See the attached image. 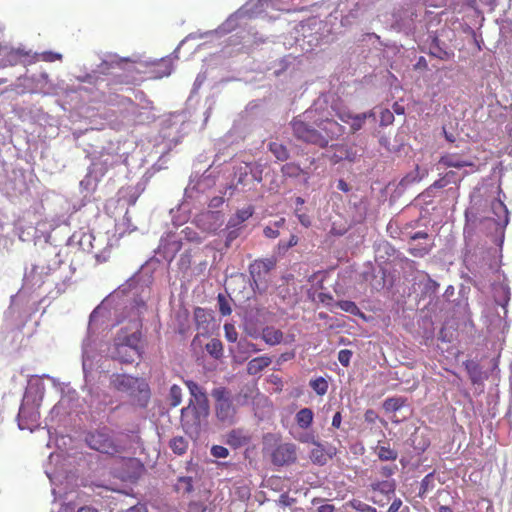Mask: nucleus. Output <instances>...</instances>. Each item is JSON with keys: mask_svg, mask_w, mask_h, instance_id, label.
Here are the masks:
<instances>
[{"mask_svg": "<svg viewBox=\"0 0 512 512\" xmlns=\"http://www.w3.org/2000/svg\"><path fill=\"white\" fill-rule=\"evenodd\" d=\"M140 341V331L128 332L126 328L120 329L114 339L112 358L126 364L134 362L141 356Z\"/></svg>", "mask_w": 512, "mask_h": 512, "instance_id": "f257e3e1", "label": "nucleus"}, {"mask_svg": "<svg viewBox=\"0 0 512 512\" xmlns=\"http://www.w3.org/2000/svg\"><path fill=\"white\" fill-rule=\"evenodd\" d=\"M85 442L91 449L111 456L124 450L123 446L113 437L112 431L107 427L88 432L85 436Z\"/></svg>", "mask_w": 512, "mask_h": 512, "instance_id": "f03ea898", "label": "nucleus"}, {"mask_svg": "<svg viewBox=\"0 0 512 512\" xmlns=\"http://www.w3.org/2000/svg\"><path fill=\"white\" fill-rule=\"evenodd\" d=\"M208 415L209 404L194 403L193 400H189L188 405L181 410V425L186 433L198 434Z\"/></svg>", "mask_w": 512, "mask_h": 512, "instance_id": "7ed1b4c3", "label": "nucleus"}, {"mask_svg": "<svg viewBox=\"0 0 512 512\" xmlns=\"http://www.w3.org/2000/svg\"><path fill=\"white\" fill-rule=\"evenodd\" d=\"M212 397L215 400V412L219 421L226 424H233L236 417V407L233 404V396L225 387H218L212 390Z\"/></svg>", "mask_w": 512, "mask_h": 512, "instance_id": "20e7f679", "label": "nucleus"}, {"mask_svg": "<svg viewBox=\"0 0 512 512\" xmlns=\"http://www.w3.org/2000/svg\"><path fill=\"white\" fill-rule=\"evenodd\" d=\"M293 135L300 141L307 144L316 145L320 148L327 147V137H322V132L314 128L311 124L295 118L291 122Z\"/></svg>", "mask_w": 512, "mask_h": 512, "instance_id": "39448f33", "label": "nucleus"}, {"mask_svg": "<svg viewBox=\"0 0 512 512\" xmlns=\"http://www.w3.org/2000/svg\"><path fill=\"white\" fill-rule=\"evenodd\" d=\"M276 266L274 258L257 259L249 265V273L258 289L267 287V276Z\"/></svg>", "mask_w": 512, "mask_h": 512, "instance_id": "423d86ee", "label": "nucleus"}, {"mask_svg": "<svg viewBox=\"0 0 512 512\" xmlns=\"http://www.w3.org/2000/svg\"><path fill=\"white\" fill-rule=\"evenodd\" d=\"M114 389L134 395L138 392H148V385L144 380L126 374H114L111 379Z\"/></svg>", "mask_w": 512, "mask_h": 512, "instance_id": "0eeeda50", "label": "nucleus"}, {"mask_svg": "<svg viewBox=\"0 0 512 512\" xmlns=\"http://www.w3.org/2000/svg\"><path fill=\"white\" fill-rule=\"evenodd\" d=\"M336 116L343 123L350 126L351 133H356L361 130L368 118H374L375 114L373 111H368L359 114H353L349 110H339L336 112Z\"/></svg>", "mask_w": 512, "mask_h": 512, "instance_id": "6e6552de", "label": "nucleus"}, {"mask_svg": "<svg viewBox=\"0 0 512 512\" xmlns=\"http://www.w3.org/2000/svg\"><path fill=\"white\" fill-rule=\"evenodd\" d=\"M296 458V447L291 443L280 444L271 453V461L277 466L291 464L295 462Z\"/></svg>", "mask_w": 512, "mask_h": 512, "instance_id": "1a4fd4ad", "label": "nucleus"}, {"mask_svg": "<svg viewBox=\"0 0 512 512\" xmlns=\"http://www.w3.org/2000/svg\"><path fill=\"white\" fill-rule=\"evenodd\" d=\"M40 414L34 409L21 406L18 413V425L21 430L33 431L39 425Z\"/></svg>", "mask_w": 512, "mask_h": 512, "instance_id": "9d476101", "label": "nucleus"}, {"mask_svg": "<svg viewBox=\"0 0 512 512\" xmlns=\"http://www.w3.org/2000/svg\"><path fill=\"white\" fill-rule=\"evenodd\" d=\"M322 137H327V145L331 140L338 139L345 134V127L333 119L321 120L318 124Z\"/></svg>", "mask_w": 512, "mask_h": 512, "instance_id": "9b49d317", "label": "nucleus"}, {"mask_svg": "<svg viewBox=\"0 0 512 512\" xmlns=\"http://www.w3.org/2000/svg\"><path fill=\"white\" fill-rule=\"evenodd\" d=\"M491 209L495 217L493 218L497 226L505 227L509 222V212L506 205L498 199L491 202Z\"/></svg>", "mask_w": 512, "mask_h": 512, "instance_id": "f8f14e48", "label": "nucleus"}, {"mask_svg": "<svg viewBox=\"0 0 512 512\" xmlns=\"http://www.w3.org/2000/svg\"><path fill=\"white\" fill-rule=\"evenodd\" d=\"M439 163L446 167L453 168H463L474 165L470 160L464 159L461 156L453 153L443 155L440 158Z\"/></svg>", "mask_w": 512, "mask_h": 512, "instance_id": "ddd939ff", "label": "nucleus"}, {"mask_svg": "<svg viewBox=\"0 0 512 512\" xmlns=\"http://www.w3.org/2000/svg\"><path fill=\"white\" fill-rule=\"evenodd\" d=\"M253 213L254 207L252 205L237 210L236 213L230 217L227 223V229L238 227L240 224L252 217Z\"/></svg>", "mask_w": 512, "mask_h": 512, "instance_id": "4468645a", "label": "nucleus"}, {"mask_svg": "<svg viewBox=\"0 0 512 512\" xmlns=\"http://www.w3.org/2000/svg\"><path fill=\"white\" fill-rule=\"evenodd\" d=\"M281 173L287 178H298L304 176V182L307 183L310 175L294 162L286 163L281 167Z\"/></svg>", "mask_w": 512, "mask_h": 512, "instance_id": "2eb2a0df", "label": "nucleus"}, {"mask_svg": "<svg viewBox=\"0 0 512 512\" xmlns=\"http://www.w3.org/2000/svg\"><path fill=\"white\" fill-rule=\"evenodd\" d=\"M185 384L190 392L191 399L194 403L209 404L206 392L196 382L186 380Z\"/></svg>", "mask_w": 512, "mask_h": 512, "instance_id": "dca6fc26", "label": "nucleus"}, {"mask_svg": "<svg viewBox=\"0 0 512 512\" xmlns=\"http://www.w3.org/2000/svg\"><path fill=\"white\" fill-rule=\"evenodd\" d=\"M284 334L280 329L272 326L263 328L261 338L270 346H275L283 341Z\"/></svg>", "mask_w": 512, "mask_h": 512, "instance_id": "f3484780", "label": "nucleus"}, {"mask_svg": "<svg viewBox=\"0 0 512 512\" xmlns=\"http://www.w3.org/2000/svg\"><path fill=\"white\" fill-rule=\"evenodd\" d=\"M272 363V359L268 356H259L251 359L247 364V373L249 375H257Z\"/></svg>", "mask_w": 512, "mask_h": 512, "instance_id": "a211bd4d", "label": "nucleus"}, {"mask_svg": "<svg viewBox=\"0 0 512 512\" xmlns=\"http://www.w3.org/2000/svg\"><path fill=\"white\" fill-rule=\"evenodd\" d=\"M259 351H261V349L247 339H241L237 342V354L242 361L247 360L252 353Z\"/></svg>", "mask_w": 512, "mask_h": 512, "instance_id": "6ab92c4d", "label": "nucleus"}, {"mask_svg": "<svg viewBox=\"0 0 512 512\" xmlns=\"http://www.w3.org/2000/svg\"><path fill=\"white\" fill-rule=\"evenodd\" d=\"M250 437L240 429H233L227 434V444L234 448L248 444Z\"/></svg>", "mask_w": 512, "mask_h": 512, "instance_id": "aec40b11", "label": "nucleus"}, {"mask_svg": "<svg viewBox=\"0 0 512 512\" xmlns=\"http://www.w3.org/2000/svg\"><path fill=\"white\" fill-rule=\"evenodd\" d=\"M314 413L310 408H302L295 415V422L299 428L306 430L311 427Z\"/></svg>", "mask_w": 512, "mask_h": 512, "instance_id": "412c9836", "label": "nucleus"}, {"mask_svg": "<svg viewBox=\"0 0 512 512\" xmlns=\"http://www.w3.org/2000/svg\"><path fill=\"white\" fill-rule=\"evenodd\" d=\"M429 53L431 56L444 61L451 60L454 57V52L452 50L442 48L437 39H435L430 45Z\"/></svg>", "mask_w": 512, "mask_h": 512, "instance_id": "4be33fe9", "label": "nucleus"}, {"mask_svg": "<svg viewBox=\"0 0 512 512\" xmlns=\"http://www.w3.org/2000/svg\"><path fill=\"white\" fill-rule=\"evenodd\" d=\"M331 458V456L325 451L324 447L317 443L315 448L311 450L310 459L313 463L324 465Z\"/></svg>", "mask_w": 512, "mask_h": 512, "instance_id": "5701e85b", "label": "nucleus"}, {"mask_svg": "<svg viewBox=\"0 0 512 512\" xmlns=\"http://www.w3.org/2000/svg\"><path fill=\"white\" fill-rule=\"evenodd\" d=\"M376 453L381 461H395L398 457V452L391 448L389 444H379L376 447Z\"/></svg>", "mask_w": 512, "mask_h": 512, "instance_id": "b1692460", "label": "nucleus"}, {"mask_svg": "<svg viewBox=\"0 0 512 512\" xmlns=\"http://www.w3.org/2000/svg\"><path fill=\"white\" fill-rule=\"evenodd\" d=\"M138 73L135 69H128L124 75H117L113 78V85H134L137 82L135 74Z\"/></svg>", "mask_w": 512, "mask_h": 512, "instance_id": "393cba45", "label": "nucleus"}, {"mask_svg": "<svg viewBox=\"0 0 512 512\" xmlns=\"http://www.w3.org/2000/svg\"><path fill=\"white\" fill-rule=\"evenodd\" d=\"M206 351L215 359H220L223 356V344L217 339H211L205 346Z\"/></svg>", "mask_w": 512, "mask_h": 512, "instance_id": "a878e982", "label": "nucleus"}, {"mask_svg": "<svg viewBox=\"0 0 512 512\" xmlns=\"http://www.w3.org/2000/svg\"><path fill=\"white\" fill-rule=\"evenodd\" d=\"M269 151L277 158L279 161H286L289 158V151L285 145L278 142H271L268 146Z\"/></svg>", "mask_w": 512, "mask_h": 512, "instance_id": "bb28decb", "label": "nucleus"}, {"mask_svg": "<svg viewBox=\"0 0 512 512\" xmlns=\"http://www.w3.org/2000/svg\"><path fill=\"white\" fill-rule=\"evenodd\" d=\"M336 306L339 307L342 311L351 315L364 317V314L353 301L341 300L336 303Z\"/></svg>", "mask_w": 512, "mask_h": 512, "instance_id": "cd10ccee", "label": "nucleus"}, {"mask_svg": "<svg viewBox=\"0 0 512 512\" xmlns=\"http://www.w3.org/2000/svg\"><path fill=\"white\" fill-rule=\"evenodd\" d=\"M435 486L434 473L427 474L420 483L419 497L424 498L425 495L431 491Z\"/></svg>", "mask_w": 512, "mask_h": 512, "instance_id": "c85d7f7f", "label": "nucleus"}, {"mask_svg": "<svg viewBox=\"0 0 512 512\" xmlns=\"http://www.w3.org/2000/svg\"><path fill=\"white\" fill-rule=\"evenodd\" d=\"M171 450L177 455H183L188 448V442L181 436L171 439L169 444Z\"/></svg>", "mask_w": 512, "mask_h": 512, "instance_id": "c756f323", "label": "nucleus"}, {"mask_svg": "<svg viewBox=\"0 0 512 512\" xmlns=\"http://www.w3.org/2000/svg\"><path fill=\"white\" fill-rule=\"evenodd\" d=\"M405 400L401 397L387 398L383 403V408L386 412H396L403 407Z\"/></svg>", "mask_w": 512, "mask_h": 512, "instance_id": "7c9ffc66", "label": "nucleus"}, {"mask_svg": "<svg viewBox=\"0 0 512 512\" xmlns=\"http://www.w3.org/2000/svg\"><path fill=\"white\" fill-rule=\"evenodd\" d=\"M168 401L171 407H177L182 402V389L178 385L170 387Z\"/></svg>", "mask_w": 512, "mask_h": 512, "instance_id": "2f4dec72", "label": "nucleus"}, {"mask_svg": "<svg viewBox=\"0 0 512 512\" xmlns=\"http://www.w3.org/2000/svg\"><path fill=\"white\" fill-rule=\"evenodd\" d=\"M371 488L373 491H379L383 494L393 493L395 491V482L394 481H378L371 484Z\"/></svg>", "mask_w": 512, "mask_h": 512, "instance_id": "473e14b6", "label": "nucleus"}, {"mask_svg": "<svg viewBox=\"0 0 512 512\" xmlns=\"http://www.w3.org/2000/svg\"><path fill=\"white\" fill-rule=\"evenodd\" d=\"M311 388L320 396H323L328 391V382L323 377H318L310 381Z\"/></svg>", "mask_w": 512, "mask_h": 512, "instance_id": "72a5a7b5", "label": "nucleus"}, {"mask_svg": "<svg viewBox=\"0 0 512 512\" xmlns=\"http://www.w3.org/2000/svg\"><path fill=\"white\" fill-rule=\"evenodd\" d=\"M466 370L469 374V377H470L472 383L476 384L482 380V371L478 364L467 363Z\"/></svg>", "mask_w": 512, "mask_h": 512, "instance_id": "f704fd0d", "label": "nucleus"}, {"mask_svg": "<svg viewBox=\"0 0 512 512\" xmlns=\"http://www.w3.org/2000/svg\"><path fill=\"white\" fill-rule=\"evenodd\" d=\"M449 184H450V182L444 176H442L438 180H436L433 184H431L424 191L423 194L427 195L428 197H431V196L434 195V190L435 189H442V188L446 187Z\"/></svg>", "mask_w": 512, "mask_h": 512, "instance_id": "c9c22d12", "label": "nucleus"}, {"mask_svg": "<svg viewBox=\"0 0 512 512\" xmlns=\"http://www.w3.org/2000/svg\"><path fill=\"white\" fill-rule=\"evenodd\" d=\"M177 490L183 493H190L193 490V481L191 477H180L178 479Z\"/></svg>", "mask_w": 512, "mask_h": 512, "instance_id": "e433bc0d", "label": "nucleus"}, {"mask_svg": "<svg viewBox=\"0 0 512 512\" xmlns=\"http://www.w3.org/2000/svg\"><path fill=\"white\" fill-rule=\"evenodd\" d=\"M225 338L228 342L235 343L238 340V332L232 323L224 324Z\"/></svg>", "mask_w": 512, "mask_h": 512, "instance_id": "4c0bfd02", "label": "nucleus"}, {"mask_svg": "<svg viewBox=\"0 0 512 512\" xmlns=\"http://www.w3.org/2000/svg\"><path fill=\"white\" fill-rule=\"evenodd\" d=\"M217 300H218V304H219V312L221 315L223 316H228L231 314L232 312V309L227 301V299L225 298L224 295L222 294H219L218 297H217Z\"/></svg>", "mask_w": 512, "mask_h": 512, "instance_id": "58836bf2", "label": "nucleus"}, {"mask_svg": "<svg viewBox=\"0 0 512 512\" xmlns=\"http://www.w3.org/2000/svg\"><path fill=\"white\" fill-rule=\"evenodd\" d=\"M26 56V53L20 49H12L7 54V61L10 65H16L18 64L19 60Z\"/></svg>", "mask_w": 512, "mask_h": 512, "instance_id": "ea45409f", "label": "nucleus"}, {"mask_svg": "<svg viewBox=\"0 0 512 512\" xmlns=\"http://www.w3.org/2000/svg\"><path fill=\"white\" fill-rule=\"evenodd\" d=\"M394 121V115L389 109H382L380 112V125L388 126Z\"/></svg>", "mask_w": 512, "mask_h": 512, "instance_id": "a19ab883", "label": "nucleus"}, {"mask_svg": "<svg viewBox=\"0 0 512 512\" xmlns=\"http://www.w3.org/2000/svg\"><path fill=\"white\" fill-rule=\"evenodd\" d=\"M352 351L348 349H342L338 353V360L344 367H348L350 365V361L352 358Z\"/></svg>", "mask_w": 512, "mask_h": 512, "instance_id": "79ce46f5", "label": "nucleus"}, {"mask_svg": "<svg viewBox=\"0 0 512 512\" xmlns=\"http://www.w3.org/2000/svg\"><path fill=\"white\" fill-rule=\"evenodd\" d=\"M351 506L360 512H376L377 511L376 508H374L362 501H357V500L352 501Z\"/></svg>", "mask_w": 512, "mask_h": 512, "instance_id": "37998d69", "label": "nucleus"}, {"mask_svg": "<svg viewBox=\"0 0 512 512\" xmlns=\"http://www.w3.org/2000/svg\"><path fill=\"white\" fill-rule=\"evenodd\" d=\"M211 454L216 458H226L229 455V451L224 446L214 445L211 448Z\"/></svg>", "mask_w": 512, "mask_h": 512, "instance_id": "c03bdc74", "label": "nucleus"}, {"mask_svg": "<svg viewBox=\"0 0 512 512\" xmlns=\"http://www.w3.org/2000/svg\"><path fill=\"white\" fill-rule=\"evenodd\" d=\"M339 150H340V155L335 154V155L333 156V158H334V162H335V163H337V162H339V161H341V160H343V159H347V160H349V161H352V160H353V157H351V152H350V150H349V149L345 148L344 146H341V147L339 148Z\"/></svg>", "mask_w": 512, "mask_h": 512, "instance_id": "a18cd8bd", "label": "nucleus"}, {"mask_svg": "<svg viewBox=\"0 0 512 512\" xmlns=\"http://www.w3.org/2000/svg\"><path fill=\"white\" fill-rule=\"evenodd\" d=\"M239 236V229H237V227L235 228H230L227 235H226V246L229 247L231 245V243L236 239L238 238Z\"/></svg>", "mask_w": 512, "mask_h": 512, "instance_id": "49530a36", "label": "nucleus"}, {"mask_svg": "<svg viewBox=\"0 0 512 512\" xmlns=\"http://www.w3.org/2000/svg\"><path fill=\"white\" fill-rule=\"evenodd\" d=\"M202 219H205L207 221L218 222L219 219H220V213L219 212L208 211V212L202 214V216L199 219V221H201Z\"/></svg>", "mask_w": 512, "mask_h": 512, "instance_id": "de8ad7c7", "label": "nucleus"}, {"mask_svg": "<svg viewBox=\"0 0 512 512\" xmlns=\"http://www.w3.org/2000/svg\"><path fill=\"white\" fill-rule=\"evenodd\" d=\"M396 470H397V465L383 466L380 470V473L383 477H390L396 472Z\"/></svg>", "mask_w": 512, "mask_h": 512, "instance_id": "09e8293b", "label": "nucleus"}, {"mask_svg": "<svg viewBox=\"0 0 512 512\" xmlns=\"http://www.w3.org/2000/svg\"><path fill=\"white\" fill-rule=\"evenodd\" d=\"M318 300L325 304V305H330L332 302H333V296L329 293H324V292H321L318 294Z\"/></svg>", "mask_w": 512, "mask_h": 512, "instance_id": "8fccbe9b", "label": "nucleus"}, {"mask_svg": "<svg viewBox=\"0 0 512 512\" xmlns=\"http://www.w3.org/2000/svg\"><path fill=\"white\" fill-rule=\"evenodd\" d=\"M263 233L267 238H277L279 236L278 229L270 226L265 227Z\"/></svg>", "mask_w": 512, "mask_h": 512, "instance_id": "3c124183", "label": "nucleus"}, {"mask_svg": "<svg viewBox=\"0 0 512 512\" xmlns=\"http://www.w3.org/2000/svg\"><path fill=\"white\" fill-rule=\"evenodd\" d=\"M61 54H58V53H53V52H45L43 53L42 55V59L44 61H55V60H60L61 59Z\"/></svg>", "mask_w": 512, "mask_h": 512, "instance_id": "603ef678", "label": "nucleus"}, {"mask_svg": "<svg viewBox=\"0 0 512 512\" xmlns=\"http://www.w3.org/2000/svg\"><path fill=\"white\" fill-rule=\"evenodd\" d=\"M450 183H454L459 187L461 179H456V173L454 171H448L443 175Z\"/></svg>", "mask_w": 512, "mask_h": 512, "instance_id": "864d4df0", "label": "nucleus"}, {"mask_svg": "<svg viewBox=\"0 0 512 512\" xmlns=\"http://www.w3.org/2000/svg\"><path fill=\"white\" fill-rule=\"evenodd\" d=\"M223 203H224L223 197H220V196L213 197L209 202V207L210 208H219L223 205Z\"/></svg>", "mask_w": 512, "mask_h": 512, "instance_id": "5fc2aeb1", "label": "nucleus"}, {"mask_svg": "<svg viewBox=\"0 0 512 512\" xmlns=\"http://www.w3.org/2000/svg\"><path fill=\"white\" fill-rule=\"evenodd\" d=\"M94 165L95 166L101 165L102 166L101 174L104 175L109 170V168L113 166V163L109 162L108 158H107V159L100 161L99 163H94Z\"/></svg>", "mask_w": 512, "mask_h": 512, "instance_id": "6e6d98bb", "label": "nucleus"}, {"mask_svg": "<svg viewBox=\"0 0 512 512\" xmlns=\"http://www.w3.org/2000/svg\"><path fill=\"white\" fill-rule=\"evenodd\" d=\"M402 506V500L400 498L394 499L391 505L388 508V512H398V510Z\"/></svg>", "mask_w": 512, "mask_h": 512, "instance_id": "4d7b16f0", "label": "nucleus"}, {"mask_svg": "<svg viewBox=\"0 0 512 512\" xmlns=\"http://www.w3.org/2000/svg\"><path fill=\"white\" fill-rule=\"evenodd\" d=\"M299 222L306 228L311 226L310 217L307 214H298L297 215Z\"/></svg>", "mask_w": 512, "mask_h": 512, "instance_id": "13d9d810", "label": "nucleus"}, {"mask_svg": "<svg viewBox=\"0 0 512 512\" xmlns=\"http://www.w3.org/2000/svg\"><path fill=\"white\" fill-rule=\"evenodd\" d=\"M337 188L342 192H349L350 191V185L343 179L338 180L337 182Z\"/></svg>", "mask_w": 512, "mask_h": 512, "instance_id": "bf43d9fd", "label": "nucleus"}, {"mask_svg": "<svg viewBox=\"0 0 512 512\" xmlns=\"http://www.w3.org/2000/svg\"><path fill=\"white\" fill-rule=\"evenodd\" d=\"M299 441L303 442V443H312L314 445H316L318 443V442H316L315 437L312 434H306V435L300 437Z\"/></svg>", "mask_w": 512, "mask_h": 512, "instance_id": "052dcab7", "label": "nucleus"}, {"mask_svg": "<svg viewBox=\"0 0 512 512\" xmlns=\"http://www.w3.org/2000/svg\"><path fill=\"white\" fill-rule=\"evenodd\" d=\"M205 507L200 503H191L189 505V512H204Z\"/></svg>", "mask_w": 512, "mask_h": 512, "instance_id": "680f3d73", "label": "nucleus"}, {"mask_svg": "<svg viewBox=\"0 0 512 512\" xmlns=\"http://www.w3.org/2000/svg\"><path fill=\"white\" fill-rule=\"evenodd\" d=\"M342 416L340 412H336L332 419V426L335 428H339L341 425Z\"/></svg>", "mask_w": 512, "mask_h": 512, "instance_id": "e2e57ef3", "label": "nucleus"}, {"mask_svg": "<svg viewBox=\"0 0 512 512\" xmlns=\"http://www.w3.org/2000/svg\"><path fill=\"white\" fill-rule=\"evenodd\" d=\"M335 507L331 504H325L318 508V512H334Z\"/></svg>", "mask_w": 512, "mask_h": 512, "instance_id": "0e129e2a", "label": "nucleus"}, {"mask_svg": "<svg viewBox=\"0 0 512 512\" xmlns=\"http://www.w3.org/2000/svg\"><path fill=\"white\" fill-rule=\"evenodd\" d=\"M298 241H299L298 237L296 235L292 234L287 242V246L290 248L294 247L298 244Z\"/></svg>", "mask_w": 512, "mask_h": 512, "instance_id": "69168bd1", "label": "nucleus"}, {"mask_svg": "<svg viewBox=\"0 0 512 512\" xmlns=\"http://www.w3.org/2000/svg\"><path fill=\"white\" fill-rule=\"evenodd\" d=\"M290 249V247L287 246V242L280 241L278 243V251L279 253H285Z\"/></svg>", "mask_w": 512, "mask_h": 512, "instance_id": "338daca9", "label": "nucleus"}, {"mask_svg": "<svg viewBox=\"0 0 512 512\" xmlns=\"http://www.w3.org/2000/svg\"><path fill=\"white\" fill-rule=\"evenodd\" d=\"M77 512H99V511L92 506H82L77 510Z\"/></svg>", "mask_w": 512, "mask_h": 512, "instance_id": "774afa93", "label": "nucleus"}]
</instances>
